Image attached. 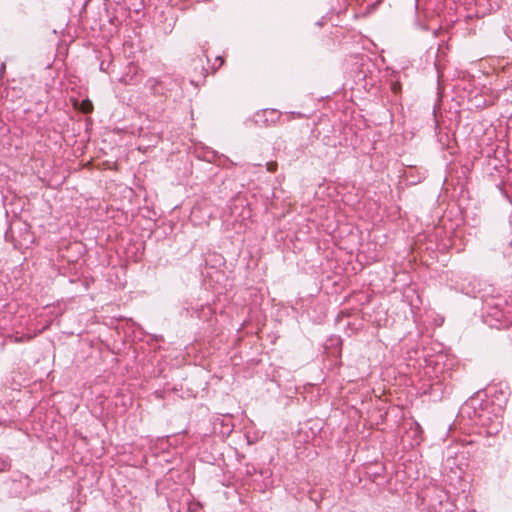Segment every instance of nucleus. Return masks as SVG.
Returning <instances> with one entry per match:
<instances>
[{
	"instance_id": "f257e3e1",
	"label": "nucleus",
	"mask_w": 512,
	"mask_h": 512,
	"mask_svg": "<svg viewBox=\"0 0 512 512\" xmlns=\"http://www.w3.org/2000/svg\"><path fill=\"white\" fill-rule=\"evenodd\" d=\"M474 417L481 426L486 427L489 435H496L503 427V417L498 414L491 415L488 408L481 409L480 412L475 410Z\"/></svg>"
},
{
	"instance_id": "f03ea898",
	"label": "nucleus",
	"mask_w": 512,
	"mask_h": 512,
	"mask_svg": "<svg viewBox=\"0 0 512 512\" xmlns=\"http://www.w3.org/2000/svg\"><path fill=\"white\" fill-rule=\"evenodd\" d=\"M258 118L257 121H260L266 125L270 126L275 124L281 118V112L276 109H264L256 114Z\"/></svg>"
},
{
	"instance_id": "7ed1b4c3",
	"label": "nucleus",
	"mask_w": 512,
	"mask_h": 512,
	"mask_svg": "<svg viewBox=\"0 0 512 512\" xmlns=\"http://www.w3.org/2000/svg\"><path fill=\"white\" fill-rule=\"evenodd\" d=\"M141 80V75L139 73V69L135 65H129L127 67V72L123 74L119 81L125 85H135Z\"/></svg>"
},
{
	"instance_id": "20e7f679",
	"label": "nucleus",
	"mask_w": 512,
	"mask_h": 512,
	"mask_svg": "<svg viewBox=\"0 0 512 512\" xmlns=\"http://www.w3.org/2000/svg\"><path fill=\"white\" fill-rule=\"evenodd\" d=\"M147 84L149 85L150 90L154 94H162L163 93L162 89H160L161 81H159L158 79L151 78L148 80Z\"/></svg>"
},
{
	"instance_id": "39448f33",
	"label": "nucleus",
	"mask_w": 512,
	"mask_h": 512,
	"mask_svg": "<svg viewBox=\"0 0 512 512\" xmlns=\"http://www.w3.org/2000/svg\"><path fill=\"white\" fill-rule=\"evenodd\" d=\"M488 305L491 306L492 309H495L494 312H489L490 315L494 316L497 320H500L502 317H504V312L499 309L501 306V300H498L494 304Z\"/></svg>"
},
{
	"instance_id": "423d86ee",
	"label": "nucleus",
	"mask_w": 512,
	"mask_h": 512,
	"mask_svg": "<svg viewBox=\"0 0 512 512\" xmlns=\"http://www.w3.org/2000/svg\"><path fill=\"white\" fill-rule=\"evenodd\" d=\"M81 110L83 113H91L93 110V105L89 100H85L81 104Z\"/></svg>"
},
{
	"instance_id": "0eeeda50",
	"label": "nucleus",
	"mask_w": 512,
	"mask_h": 512,
	"mask_svg": "<svg viewBox=\"0 0 512 512\" xmlns=\"http://www.w3.org/2000/svg\"><path fill=\"white\" fill-rule=\"evenodd\" d=\"M10 468H11L10 460L0 458V472L8 471Z\"/></svg>"
},
{
	"instance_id": "6e6552de",
	"label": "nucleus",
	"mask_w": 512,
	"mask_h": 512,
	"mask_svg": "<svg viewBox=\"0 0 512 512\" xmlns=\"http://www.w3.org/2000/svg\"><path fill=\"white\" fill-rule=\"evenodd\" d=\"M267 170L271 173L275 172L277 170L278 164L275 161L268 162L266 164Z\"/></svg>"
},
{
	"instance_id": "1a4fd4ad",
	"label": "nucleus",
	"mask_w": 512,
	"mask_h": 512,
	"mask_svg": "<svg viewBox=\"0 0 512 512\" xmlns=\"http://www.w3.org/2000/svg\"><path fill=\"white\" fill-rule=\"evenodd\" d=\"M216 61H219V65L213 69L214 72L223 65L224 59L222 57L218 56V57H216Z\"/></svg>"
},
{
	"instance_id": "9d476101",
	"label": "nucleus",
	"mask_w": 512,
	"mask_h": 512,
	"mask_svg": "<svg viewBox=\"0 0 512 512\" xmlns=\"http://www.w3.org/2000/svg\"><path fill=\"white\" fill-rule=\"evenodd\" d=\"M473 404H474V400L472 399V400H470V402H466L465 407L466 408L473 407Z\"/></svg>"
},
{
	"instance_id": "9b49d317",
	"label": "nucleus",
	"mask_w": 512,
	"mask_h": 512,
	"mask_svg": "<svg viewBox=\"0 0 512 512\" xmlns=\"http://www.w3.org/2000/svg\"><path fill=\"white\" fill-rule=\"evenodd\" d=\"M202 71H204V73H203V77H206V75H207V70H206L204 67H202Z\"/></svg>"
},
{
	"instance_id": "f8f14e48",
	"label": "nucleus",
	"mask_w": 512,
	"mask_h": 512,
	"mask_svg": "<svg viewBox=\"0 0 512 512\" xmlns=\"http://www.w3.org/2000/svg\"><path fill=\"white\" fill-rule=\"evenodd\" d=\"M4 69H5V65H4V64H2V66H1V70H4Z\"/></svg>"
}]
</instances>
